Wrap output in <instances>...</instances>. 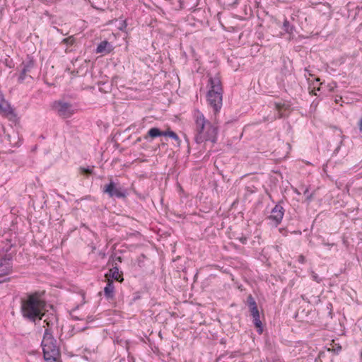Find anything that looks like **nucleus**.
I'll return each instance as SVG.
<instances>
[{
    "mask_svg": "<svg viewBox=\"0 0 362 362\" xmlns=\"http://www.w3.org/2000/svg\"><path fill=\"white\" fill-rule=\"evenodd\" d=\"M7 244L6 245V246H4L3 248H2V250L4 252H9L11 247H12V244L11 243V241L10 240H7Z\"/></svg>",
    "mask_w": 362,
    "mask_h": 362,
    "instance_id": "nucleus-25",
    "label": "nucleus"
},
{
    "mask_svg": "<svg viewBox=\"0 0 362 362\" xmlns=\"http://www.w3.org/2000/svg\"><path fill=\"white\" fill-rule=\"evenodd\" d=\"M105 276L107 280L108 279H114L119 282H122L124 281L123 274L122 272H119V268L117 263L113 265L112 268L110 269L109 273L105 274Z\"/></svg>",
    "mask_w": 362,
    "mask_h": 362,
    "instance_id": "nucleus-10",
    "label": "nucleus"
},
{
    "mask_svg": "<svg viewBox=\"0 0 362 362\" xmlns=\"http://www.w3.org/2000/svg\"><path fill=\"white\" fill-rule=\"evenodd\" d=\"M361 358H362V351H361Z\"/></svg>",
    "mask_w": 362,
    "mask_h": 362,
    "instance_id": "nucleus-38",
    "label": "nucleus"
},
{
    "mask_svg": "<svg viewBox=\"0 0 362 362\" xmlns=\"http://www.w3.org/2000/svg\"><path fill=\"white\" fill-rule=\"evenodd\" d=\"M12 271V266L10 263H4L0 262V276H5L11 273Z\"/></svg>",
    "mask_w": 362,
    "mask_h": 362,
    "instance_id": "nucleus-15",
    "label": "nucleus"
},
{
    "mask_svg": "<svg viewBox=\"0 0 362 362\" xmlns=\"http://www.w3.org/2000/svg\"><path fill=\"white\" fill-rule=\"evenodd\" d=\"M209 82L210 89L207 93V100L216 114L222 107L223 89L221 82L218 76L210 77Z\"/></svg>",
    "mask_w": 362,
    "mask_h": 362,
    "instance_id": "nucleus-4",
    "label": "nucleus"
},
{
    "mask_svg": "<svg viewBox=\"0 0 362 362\" xmlns=\"http://www.w3.org/2000/svg\"><path fill=\"white\" fill-rule=\"evenodd\" d=\"M248 308H249V310H250L251 316L255 315L259 313L257 304L252 305V306H249Z\"/></svg>",
    "mask_w": 362,
    "mask_h": 362,
    "instance_id": "nucleus-22",
    "label": "nucleus"
},
{
    "mask_svg": "<svg viewBox=\"0 0 362 362\" xmlns=\"http://www.w3.org/2000/svg\"><path fill=\"white\" fill-rule=\"evenodd\" d=\"M323 245H334V244H329V243H326L325 242H323Z\"/></svg>",
    "mask_w": 362,
    "mask_h": 362,
    "instance_id": "nucleus-37",
    "label": "nucleus"
},
{
    "mask_svg": "<svg viewBox=\"0 0 362 362\" xmlns=\"http://www.w3.org/2000/svg\"><path fill=\"white\" fill-rule=\"evenodd\" d=\"M47 303L40 298L37 292L30 293L21 299V313L23 317L35 322L45 316Z\"/></svg>",
    "mask_w": 362,
    "mask_h": 362,
    "instance_id": "nucleus-1",
    "label": "nucleus"
},
{
    "mask_svg": "<svg viewBox=\"0 0 362 362\" xmlns=\"http://www.w3.org/2000/svg\"><path fill=\"white\" fill-rule=\"evenodd\" d=\"M274 105H275V108H276V110L279 112V118L283 117L284 115V114L281 112V110H282V108L284 107V104H281V103H276L274 104Z\"/></svg>",
    "mask_w": 362,
    "mask_h": 362,
    "instance_id": "nucleus-20",
    "label": "nucleus"
},
{
    "mask_svg": "<svg viewBox=\"0 0 362 362\" xmlns=\"http://www.w3.org/2000/svg\"><path fill=\"white\" fill-rule=\"evenodd\" d=\"M313 279L317 282H320L321 279L318 277L317 274L313 273Z\"/></svg>",
    "mask_w": 362,
    "mask_h": 362,
    "instance_id": "nucleus-29",
    "label": "nucleus"
},
{
    "mask_svg": "<svg viewBox=\"0 0 362 362\" xmlns=\"http://www.w3.org/2000/svg\"><path fill=\"white\" fill-rule=\"evenodd\" d=\"M112 50L113 46L112 44L107 40H103L98 45L95 52L105 55L110 53Z\"/></svg>",
    "mask_w": 362,
    "mask_h": 362,
    "instance_id": "nucleus-11",
    "label": "nucleus"
},
{
    "mask_svg": "<svg viewBox=\"0 0 362 362\" xmlns=\"http://www.w3.org/2000/svg\"><path fill=\"white\" fill-rule=\"evenodd\" d=\"M282 28L286 33L290 35L293 34L295 30V27L293 25H291L290 22L287 19L284 20Z\"/></svg>",
    "mask_w": 362,
    "mask_h": 362,
    "instance_id": "nucleus-17",
    "label": "nucleus"
},
{
    "mask_svg": "<svg viewBox=\"0 0 362 362\" xmlns=\"http://www.w3.org/2000/svg\"><path fill=\"white\" fill-rule=\"evenodd\" d=\"M284 211L283 206L280 204H278L272 209L271 214L267 218L272 221L273 224L276 227L281 223L284 215Z\"/></svg>",
    "mask_w": 362,
    "mask_h": 362,
    "instance_id": "nucleus-8",
    "label": "nucleus"
},
{
    "mask_svg": "<svg viewBox=\"0 0 362 362\" xmlns=\"http://www.w3.org/2000/svg\"><path fill=\"white\" fill-rule=\"evenodd\" d=\"M79 170L81 174L85 175L86 176H88L93 173V169L90 168L89 167H80Z\"/></svg>",
    "mask_w": 362,
    "mask_h": 362,
    "instance_id": "nucleus-19",
    "label": "nucleus"
},
{
    "mask_svg": "<svg viewBox=\"0 0 362 362\" xmlns=\"http://www.w3.org/2000/svg\"><path fill=\"white\" fill-rule=\"evenodd\" d=\"M62 42L71 46L74 44L75 39L72 36H70L69 37L63 39Z\"/></svg>",
    "mask_w": 362,
    "mask_h": 362,
    "instance_id": "nucleus-21",
    "label": "nucleus"
},
{
    "mask_svg": "<svg viewBox=\"0 0 362 362\" xmlns=\"http://www.w3.org/2000/svg\"><path fill=\"white\" fill-rule=\"evenodd\" d=\"M163 134L164 131H161L157 127H153L148 131L147 134L144 136V139L146 140H148L149 138L155 139L158 136H163Z\"/></svg>",
    "mask_w": 362,
    "mask_h": 362,
    "instance_id": "nucleus-13",
    "label": "nucleus"
},
{
    "mask_svg": "<svg viewBox=\"0 0 362 362\" xmlns=\"http://www.w3.org/2000/svg\"><path fill=\"white\" fill-rule=\"evenodd\" d=\"M298 262L301 264H304L305 262V257L303 255H300L298 257Z\"/></svg>",
    "mask_w": 362,
    "mask_h": 362,
    "instance_id": "nucleus-28",
    "label": "nucleus"
},
{
    "mask_svg": "<svg viewBox=\"0 0 362 362\" xmlns=\"http://www.w3.org/2000/svg\"><path fill=\"white\" fill-rule=\"evenodd\" d=\"M35 60L33 57L28 55L27 58L24 61H23V62L20 65L21 71L18 79V82L23 83L28 76H30V78H32V76H30L28 74L31 72V71L35 68Z\"/></svg>",
    "mask_w": 362,
    "mask_h": 362,
    "instance_id": "nucleus-6",
    "label": "nucleus"
},
{
    "mask_svg": "<svg viewBox=\"0 0 362 362\" xmlns=\"http://www.w3.org/2000/svg\"><path fill=\"white\" fill-rule=\"evenodd\" d=\"M53 108L57 111L58 115L63 118L70 117L74 112V110L71 103L61 100L55 101L53 105Z\"/></svg>",
    "mask_w": 362,
    "mask_h": 362,
    "instance_id": "nucleus-7",
    "label": "nucleus"
},
{
    "mask_svg": "<svg viewBox=\"0 0 362 362\" xmlns=\"http://www.w3.org/2000/svg\"><path fill=\"white\" fill-rule=\"evenodd\" d=\"M240 242L242 243V244H246L247 243V238L246 237H241L240 238Z\"/></svg>",
    "mask_w": 362,
    "mask_h": 362,
    "instance_id": "nucleus-33",
    "label": "nucleus"
},
{
    "mask_svg": "<svg viewBox=\"0 0 362 362\" xmlns=\"http://www.w3.org/2000/svg\"><path fill=\"white\" fill-rule=\"evenodd\" d=\"M163 136H169V137L172 138L173 139L178 141V143L180 142V140L179 136H177V134L175 132H173V131L169 130V131L164 132Z\"/></svg>",
    "mask_w": 362,
    "mask_h": 362,
    "instance_id": "nucleus-18",
    "label": "nucleus"
},
{
    "mask_svg": "<svg viewBox=\"0 0 362 362\" xmlns=\"http://www.w3.org/2000/svg\"><path fill=\"white\" fill-rule=\"evenodd\" d=\"M4 98L1 92L0 91V103H2L3 100H4Z\"/></svg>",
    "mask_w": 362,
    "mask_h": 362,
    "instance_id": "nucleus-35",
    "label": "nucleus"
},
{
    "mask_svg": "<svg viewBox=\"0 0 362 362\" xmlns=\"http://www.w3.org/2000/svg\"><path fill=\"white\" fill-rule=\"evenodd\" d=\"M247 304L249 306L256 305V301L252 295H249L247 298Z\"/></svg>",
    "mask_w": 362,
    "mask_h": 362,
    "instance_id": "nucleus-23",
    "label": "nucleus"
},
{
    "mask_svg": "<svg viewBox=\"0 0 362 362\" xmlns=\"http://www.w3.org/2000/svg\"><path fill=\"white\" fill-rule=\"evenodd\" d=\"M303 194L306 195V201L310 202L313 199V194L309 193L308 189H305Z\"/></svg>",
    "mask_w": 362,
    "mask_h": 362,
    "instance_id": "nucleus-26",
    "label": "nucleus"
},
{
    "mask_svg": "<svg viewBox=\"0 0 362 362\" xmlns=\"http://www.w3.org/2000/svg\"><path fill=\"white\" fill-rule=\"evenodd\" d=\"M103 192L110 198L125 199L129 195L127 189L112 178L110 179L109 183L104 186Z\"/></svg>",
    "mask_w": 362,
    "mask_h": 362,
    "instance_id": "nucleus-5",
    "label": "nucleus"
},
{
    "mask_svg": "<svg viewBox=\"0 0 362 362\" xmlns=\"http://www.w3.org/2000/svg\"><path fill=\"white\" fill-rule=\"evenodd\" d=\"M44 322L46 323L47 328L51 329V327L57 322V317L54 313H50L47 315Z\"/></svg>",
    "mask_w": 362,
    "mask_h": 362,
    "instance_id": "nucleus-16",
    "label": "nucleus"
},
{
    "mask_svg": "<svg viewBox=\"0 0 362 362\" xmlns=\"http://www.w3.org/2000/svg\"><path fill=\"white\" fill-rule=\"evenodd\" d=\"M9 280V278H6L4 276H0V284L6 282Z\"/></svg>",
    "mask_w": 362,
    "mask_h": 362,
    "instance_id": "nucleus-32",
    "label": "nucleus"
},
{
    "mask_svg": "<svg viewBox=\"0 0 362 362\" xmlns=\"http://www.w3.org/2000/svg\"><path fill=\"white\" fill-rule=\"evenodd\" d=\"M253 188H254V187H249V186L246 187L245 189L247 191V194H252V193L255 192L256 190L253 189Z\"/></svg>",
    "mask_w": 362,
    "mask_h": 362,
    "instance_id": "nucleus-27",
    "label": "nucleus"
},
{
    "mask_svg": "<svg viewBox=\"0 0 362 362\" xmlns=\"http://www.w3.org/2000/svg\"><path fill=\"white\" fill-rule=\"evenodd\" d=\"M112 259H113V261H117L119 262H122V257L120 256H115V257H112Z\"/></svg>",
    "mask_w": 362,
    "mask_h": 362,
    "instance_id": "nucleus-30",
    "label": "nucleus"
},
{
    "mask_svg": "<svg viewBox=\"0 0 362 362\" xmlns=\"http://www.w3.org/2000/svg\"><path fill=\"white\" fill-rule=\"evenodd\" d=\"M332 349L336 354H339L341 351V346L339 344H334Z\"/></svg>",
    "mask_w": 362,
    "mask_h": 362,
    "instance_id": "nucleus-24",
    "label": "nucleus"
},
{
    "mask_svg": "<svg viewBox=\"0 0 362 362\" xmlns=\"http://www.w3.org/2000/svg\"><path fill=\"white\" fill-rule=\"evenodd\" d=\"M0 114L7 117L9 120L14 121L16 119V114L10 103L6 100L0 103Z\"/></svg>",
    "mask_w": 362,
    "mask_h": 362,
    "instance_id": "nucleus-9",
    "label": "nucleus"
},
{
    "mask_svg": "<svg viewBox=\"0 0 362 362\" xmlns=\"http://www.w3.org/2000/svg\"><path fill=\"white\" fill-rule=\"evenodd\" d=\"M104 294L107 300H112L115 296V286L112 279H108L106 286L104 288Z\"/></svg>",
    "mask_w": 362,
    "mask_h": 362,
    "instance_id": "nucleus-12",
    "label": "nucleus"
},
{
    "mask_svg": "<svg viewBox=\"0 0 362 362\" xmlns=\"http://www.w3.org/2000/svg\"><path fill=\"white\" fill-rule=\"evenodd\" d=\"M141 141V137H139L137 138V139L136 140V142H140Z\"/></svg>",
    "mask_w": 362,
    "mask_h": 362,
    "instance_id": "nucleus-36",
    "label": "nucleus"
},
{
    "mask_svg": "<svg viewBox=\"0 0 362 362\" xmlns=\"http://www.w3.org/2000/svg\"><path fill=\"white\" fill-rule=\"evenodd\" d=\"M44 359L46 362H59L60 356L59 348L57 346V340L52 335V329L47 328L45 330L42 341Z\"/></svg>",
    "mask_w": 362,
    "mask_h": 362,
    "instance_id": "nucleus-3",
    "label": "nucleus"
},
{
    "mask_svg": "<svg viewBox=\"0 0 362 362\" xmlns=\"http://www.w3.org/2000/svg\"><path fill=\"white\" fill-rule=\"evenodd\" d=\"M252 322L254 324V325L255 326V327L257 328V332L260 334L263 332V326H262V321L260 320V315H259V313L255 315H252Z\"/></svg>",
    "mask_w": 362,
    "mask_h": 362,
    "instance_id": "nucleus-14",
    "label": "nucleus"
},
{
    "mask_svg": "<svg viewBox=\"0 0 362 362\" xmlns=\"http://www.w3.org/2000/svg\"><path fill=\"white\" fill-rule=\"evenodd\" d=\"M194 119L195 123V142L197 144H201L204 141L216 143L217 141L218 127L206 119L204 115L198 110L194 111Z\"/></svg>",
    "mask_w": 362,
    "mask_h": 362,
    "instance_id": "nucleus-2",
    "label": "nucleus"
},
{
    "mask_svg": "<svg viewBox=\"0 0 362 362\" xmlns=\"http://www.w3.org/2000/svg\"><path fill=\"white\" fill-rule=\"evenodd\" d=\"M358 127L360 132L362 133V117L359 119L358 122Z\"/></svg>",
    "mask_w": 362,
    "mask_h": 362,
    "instance_id": "nucleus-31",
    "label": "nucleus"
},
{
    "mask_svg": "<svg viewBox=\"0 0 362 362\" xmlns=\"http://www.w3.org/2000/svg\"><path fill=\"white\" fill-rule=\"evenodd\" d=\"M342 143H343V141H342V140H341V141H340V145H339V146H338L337 147V148L334 150V151H335V152H338V151H339V148H340V146L342 144Z\"/></svg>",
    "mask_w": 362,
    "mask_h": 362,
    "instance_id": "nucleus-34",
    "label": "nucleus"
}]
</instances>
